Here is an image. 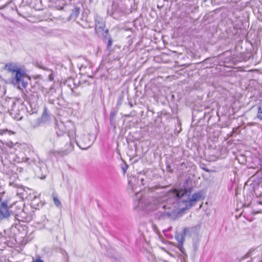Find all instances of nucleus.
Segmentation results:
<instances>
[{"mask_svg": "<svg viewBox=\"0 0 262 262\" xmlns=\"http://www.w3.org/2000/svg\"><path fill=\"white\" fill-rule=\"evenodd\" d=\"M35 96H36V97H37V98H38V94H35Z\"/></svg>", "mask_w": 262, "mask_h": 262, "instance_id": "19", "label": "nucleus"}, {"mask_svg": "<svg viewBox=\"0 0 262 262\" xmlns=\"http://www.w3.org/2000/svg\"><path fill=\"white\" fill-rule=\"evenodd\" d=\"M4 69L10 74L9 82L19 90L25 89L28 84V75L17 63L10 62Z\"/></svg>", "mask_w": 262, "mask_h": 262, "instance_id": "2", "label": "nucleus"}, {"mask_svg": "<svg viewBox=\"0 0 262 262\" xmlns=\"http://www.w3.org/2000/svg\"><path fill=\"white\" fill-rule=\"evenodd\" d=\"M57 134L58 136H59V134L58 132L57 133Z\"/></svg>", "mask_w": 262, "mask_h": 262, "instance_id": "20", "label": "nucleus"}, {"mask_svg": "<svg viewBox=\"0 0 262 262\" xmlns=\"http://www.w3.org/2000/svg\"><path fill=\"white\" fill-rule=\"evenodd\" d=\"M144 180L143 178L140 179V181L139 183V180H137V178L135 176L130 177L128 178V184L129 187L131 188L133 192H135L137 188V186H139L140 184H142V185H144Z\"/></svg>", "mask_w": 262, "mask_h": 262, "instance_id": "5", "label": "nucleus"}, {"mask_svg": "<svg viewBox=\"0 0 262 262\" xmlns=\"http://www.w3.org/2000/svg\"><path fill=\"white\" fill-rule=\"evenodd\" d=\"M187 230V229H184V234H177L176 235V238L177 240V241L179 243V247L180 250L182 251L183 249V244L184 241V235L185 234L186 231Z\"/></svg>", "mask_w": 262, "mask_h": 262, "instance_id": "8", "label": "nucleus"}, {"mask_svg": "<svg viewBox=\"0 0 262 262\" xmlns=\"http://www.w3.org/2000/svg\"><path fill=\"white\" fill-rule=\"evenodd\" d=\"M53 199L54 204L56 206L58 207L60 205V202L59 201V200L58 199V198L55 195L53 196Z\"/></svg>", "mask_w": 262, "mask_h": 262, "instance_id": "11", "label": "nucleus"}, {"mask_svg": "<svg viewBox=\"0 0 262 262\" xmlns=\"http://www.w3.org/2000/svg\"><path fill=\"white\" fill-rule=\"evenodd\" d=\"M10 215V211L6 203L0 199V218L7 219Z\"/></svg>", "mask_w": 262, "mask_h": 262, "instance_id": "6", "label": "nucleus"}, {"mask_svg": "<svg viewBox=\"0 0 262 262\" xmlns=\"http://www.w3.org/2000/svg\"><path fill=\"white\" fill-rule=\"evenodd\" d=\"M134 203H135V204L137 206H139V207H143L142 206L143 201L142 200H140V199H139L138 201H135Z\"/></svg>", "mask_w": 262, "mask_h": 262, "instance_id": "12", "label": "nucleus"}, {"mask_svg": "<svg viewBox=\"0 0 262 262\" xmlns=\"http://www.w3.org/2000/svg\"><path fill=\"white\" fill-rule=\"evenodd\" d=\"M247 262H262V260L261 261H258L256 259H250V260H248Z\"/></svg>", "mask_w": 262, "mask_h": 262, "instance_id": "15", "label": "nucleus"}, {"mask_svg": "<svg viewBox=\"0 0 262 262\" xmlns=\"http://www.w3.org/2000/svg\"><path fill=\"white\" fill-rule=\"evenodd\" d=\"M254 251H255V250H250L248 253V254H251V253H252V252H253Z\"/></svg>", "mask_w": 262, "mask_h": 262, "instance_id": "17", "label": "nucleus"}, {"mask_svg": "<svg viewBox=\"0 0 262 262\" xmlns=\"http://www.w3.org/2000/svg\"><path fill=\"white\" fill-rule=\"evenodd\" d=\"M32 262H43L40 258H36L33 260Z\"/></svg>", "mask_w": 262, "mask_h": 262, "instance_id": "13", "label": "nucleus"}, {"mask_svg": "<svg viewBox=\"0 0 262 262\" xmlns=\"http://www.w3.org/2000/svg\"><path fill=\"white\" fill-rule=\"evenodd\" d=\"M135 191H136V192H135V193H136V196H137V197H138V196L139 195V196H141V195H140V190H137V189H136V190H135Z\"/></svg>", "mask_w": 262, "mask_h": 262, "instance_id": "14", "label": "nucleus"}, {"mask_svg": "<svg viewBox=\"0 0 262 262\" xmlns=\"http://www.w3.org/2000/svg\"><path fill=\"white\" fill-rule=\"evenodd\" d=\"M77 145L81 149H86L88 148L91 145V141L89 137L86 135H83L82 137L75 140Z\"/></svg>", "mask_w": 262, "mask_h": 262, "instance_id": "4", "label": "nucleus"}, {"mask_svg": "<svg viewBox=\"0 0 262 262\" xmlns=\"http://www.w3.org/2000/svg\"><path fill=\"white\" fill-rule=\"evenodd\" d=\"M167 196L166 204L160 207L165 209L164 216L175 220L180 212L194 206L201 199L202 193L198 192L191 195L190 190L174 189L168 192Z\"/></svg>", "mask_w": 262, "mask_h": 262, "instance_id": "1", "label": "nucleus"}, {"mask_svg": "<svg viewBox=\"0 0 262 262\" xmlns=\"http://www.w3.org/2000/svg\"><path fill=\"white\" fill-rule=\"evenodd\" d=\"M49 79L50 80L52 81L53 80V74H51L49 76Z\"/></svg>", "mask_w": 262, "mask_h": 262, "instance_id": "16", "label": "nucleus"}, {"mask_svg": "<svg viewBox=\"0 0 262 262\" xmlns=\"http://www.w3.org/2000/svg\"><path fill=\"white\" fill-rule=\"evenodd\" d=\"M257 117L258 119L262 120V107L261 106H258V107Z\"/></svg>", "mask_w": 262, "mask_h": 262, "instance_id": "10", "label": "nucleus"}, {"mask_svg": "<svg viewBox=\"0 0 262 262\" xmlns=\"http://www.w3.org/2000/svg\"><path fill=\"white\" fill-rule=\"evenodd\" d=\"M95 23H96V29H101L103 30L104 27V24L103 20L100 18L97 17L95 18Z\"/></svg>", "mask_w": 262, "mask_h": 262, "instance_id": "9", "label": "nucleus"}, {"mask_svg": "<svg viewBox=\"0 0 262 262\" xmlns=\"http://www.w3.org/2000/svg\"><path fill=\"white\" fill-rule=\"evenodd\" d=\"M71 138H76V132L75 130H70L69 132L68 136L63 135L61 137H59L58 141H64L66 142L65 149L62 150H52L50 151V153L55 156H63L69 154L73 149V144L70 141Z\"/></svg>", "mask_w": 262, "mask_h": 262, "instance_id": "3", "label": "nucleus"}, {"mask_svg": "<svg viewBox=\"0 0 262 262\" xmlns=\"http://www.w3.org/2000/svg\"><path fill=\"white\" fill-rule=\"evenodd\" d=\"M108 45H111V40L108 41Z\"/></svg>", "mask_w": 262, "mask_h": 262, "instance_id": "18", "label": "nucleus"}, {"mask_svg": "<svg viewBox=\"0 0 262 262\" xmlns=\"http://www.w3.org/2000/svg\"><path fill=\"white\" fill-rule=\"evenodd\" d=\"M13 186L17 188L16 193L19 198L24 199V198H27V192L25 187L21 185L16 184H14Z\"/></svg>", "mask_w": 262, "mask_h": 262, "instance_id": "7", "label": "nucleus"}]
</instances>
